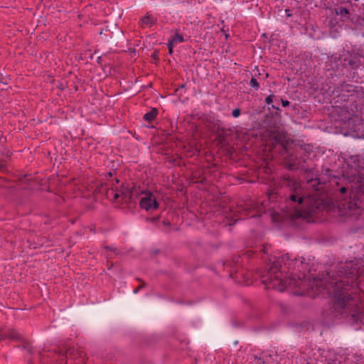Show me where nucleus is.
Segmentation results:
<instances>
[{
  "mask_svg": "<svg viewBox=\"0 0 364 364\" xmlns=\"http://www.w3.org/2000/svg\"><path fill=\"white\" fill-rule=\"evenodd\" d=\"M157 220H158V218H151V219H150V220H151L152 223L156 222Z\"/></svg>",
  "mask_w": 364,
  "mask_h": 364,
  "instance_id": "obj_24",
  "label": "nucleus"
},
{
  "mask_svg": "<svg viewBox=\"0 0 364 364\" xmlns=\"http://www.w3.org/2000/svg\"><path fill=\"white\" fill-rule=\"evenodd\" d=\"M272 100H273V96L272 95H269L266 97L265 99V102L267 105H269L272 102Z\"/></svg>",
  "mask_w": 364,
  "mask_h": 364,
  "instance_id": "obj_19",
  "label": "nucleus"
},
{
  "mask_svg": "<svg viewBox=\"0 0 364 364\" xmlns=\"http://www.w3.org/2000/svg\"><path fill=\"white\" fill-rule=\"evenodd\" d=\"M146 286V283L144 282H141V284L134 289V293L136 294L141 289L144 288Z\"/></svg>",
  "mask_w": 364,
  "mask_h": 364,
  "instance_id": "obj_17",
  "label": "nucleus"
},
{
  "mask_svg": "<svg viewBox=\"0 0 364 364\" xmlns=\"http://www.w3.org/2000/svg\"><path fill=\"white\" fill-rule=\"evenodd\" d=\"M359 188H360V192L364 194V177H363V179H362V181L360 182Z\"/></svg>",
  "mask_w": 364,
  "mask_h": 364,
  "instance_id": "obj_20",
  "label": "nucleus"
},
{
  "mask_svg": "<svg viewBox=\"0 0 364 364\" xmlns=\"http://www.w3.org/2000/svg\"><path fill=\"white\" fill-rule=\"evenodd\" d=\"M75 352L77 354H78L80 356V353H78L73 348H69L66 349L64 355L66 357L75 355Z\"/></svg>",
  "mask_w": 364,
  "mask_h": 364,
  "instance_id": "obj_12",
  "label": "nucleus"
},
{
  "mask_svg": "<svg viewBox=\"0 0 364 364\" xmlns=\"http://www.w3.org/2000/svg\"><path fill=\"white\" fill-rule=\"evenodd\" d=\"M139 205L146 210H156L159 208V203L156 196L151 192L143 193L139 201Z\"/></svg>",
  "mask_w": 364,
  "mask_h": 364,
  "instance_id": "obj_6",
  "label": "nucleus"
},
{
  "mask_svg": "<svg viewBox=\"0 0 364 364\" xmlns=\"http://www.w3.org/2000/svg\"><path fill=\"white\" fill-rule=\"evenodd\" d=\"M285 164L286 166L289 168V169H294V166H295V164L294 162H292V159L291 156H289L286 160H285Z\"/></svg>",
  "mask_w": 364,
  "mask_h": 364,
  "instance_id": "obj_13",
  "label": "nucleus"
},
{
  "mask_svg": "<svg viewBox=\"0 0 364 364\" xmlns=\"http://www.w3.org/2000/svg\"><path fill=\"white\" fill-rule=\"evenodd\" d=\"M336 13L337 15H340L341 16H347L349 14L348 10L343 7H341L336 9Z\"/></svg>",
  "mask_w": 364,
  "mask_h": 364,
  "instance_id": "obj_11",
  "label": "nucleus"
},
{
  "mask_svg": "<svg viewBox=\"0 0 364 364\" xmlns=\"http://www.w3.org/2000/svg\"><path fill=\"white\" fill-rule=\"evenodd\" d=\"M264 136L267 138L266 142L267 145L272 144L273 148L276 144H279L282 146L284 152L287 151V146L290 144V139L284 133L274 129L267 131Z\"/></svg>",
  "mask_w": 364,
  "mask_h": 364,
  "instance_id": "obj_4",
  "label": "nucleus"
},
{
  "mask_svg": "<svg viewBox=\"0 0 364 364\" xmlns=\"http://www.w3.org/2000/svg\"><path fill=\"white\" fill-rule=\"evenodd\" d=\"M156 19H154L153 17L150 16H144L141 21L142 26L145 25H152L153 23H154Z\"/></svg>",
  "mask_w": 364,
  "mask_h": 364,
  "instance_id": "obj_10",
  "label": "nucleus"
},
{
  "mask_svg": "<svg viewBox=\"0 0 364 364\" xmlns=\"http://www.w3.org/2000/svg\"><path fill=\"white\" fill-rule=\"evenodd\" d=\"M237 211L240 213L241 215L242 214H244V215H247V210H246L245 208H243L241 206H239L237 208Z\"/></svg>",
  "mask_w": 364,
  "mask_h": 364,
  "instance_id": "obj_16",
  "label": "nucleus"
},
{
  "mask_svg": "<svg viewBox=\"0 0 364 364\" xmlns=\"http://www.w3.org/2000/svg\"><path fill=\"white\" fill-rule=\"evenodd\" d=\"M10 339L12 341H18L21 338V335L14 330H8L6 331H0V340Z\"/></svg>",
  "mask_w": 364,
  "mask_h": 364,
  "instance_id": "obj_7",
  "label": "nucleus"
},
{
  "mask_svg": "<svg viewBox=\"0 0 364 364\" xmlns=\"http://www.w3.org/2000/svg\"><path fill=\"white\" fill-rule=\"evenodd\" d=\"M158 114V109L156 108H152L150 112H147L144 115V119L151 122H152Z\"/></svg>",
  "mask_w": 364,
  "mask_h": 364,
  "instance_id": "obj_8",
  "label": "nucleus"
},
{
  "mask_svg": "<svg viewBox=\"0 0 364 364\" xmlns=\"http://www.w3.org/2000/svg\"><path fill=\"white\" fill-rule=\"evenodd\" d=\"M348 63L353 68L358 67V64L356 63V61L355 60H350Z\"/></svg>",
  "mask_w": 364,
  "mask_h": 364,
  "instance_id": "obj_21",
  "label": "nucleus"
},
{
  "mask_svg": "<svg viewBox=\"0 0 364 364\" xmlns=\"http://www.w3.org/2000/svg\"><path fill=\"white\" fill-rule=\"evenodd\" d=\"M113 251L116 252L117 251V249H114Z\"/></svg>",
  "mask_w": 364,
  "mask_h": 364,
  "instance_id": "obj_29",
  "label": "nucleus"
},
{
  "mask_svg": "<svg viewBox=\"0 0 364 364\" xmlns=\"http://www.w3.org/2000/svg\"><path fill=\"white\" fill-rule=\"evenodd\" d=\"M250 84L252 87H255V89L259 88V83L257 82V80L254 77L251 79Z\"/></svg>",
  "mask_w": 364,
  "mask_h": 364,
  "instance_id": "obj_14",
  "label": "nucleus"
},
{
  "mask_svg": "<svg viewBox=\"0 0 364 364\" xmlns=\"http://www.w3.org/2000/svg\"><path fill=\"white\" fill-rule=\"evenodd\" d=\"M232 114L234 117H238L240 114V109L239 108H235L232 110Z\"/></svg>",
  "mask_w": 364,
  "mask_h": 364,
  "instance_id": "obj_15",
  "label": "nucleus"
},
{
  "mask_svg": "<svg viewBox=\"0 0 364 364\" xmlns=\"http://www.w3.org/2000/svg\"><path fill=\"white\" fill-rule=\"evenodd\" d=\"M163 223H164V225H168V224H169L168 223H167V222H166V221H165V220L163 222Z\"/></svg>",
  "mask_w": 364,
  "mask_h": 364,
  "instance_id": "obj_27",
  "label": "nucleus"
},
{
  "mask_svg": "<svg viewBox=\"0 0 364 364\" xmlns=\"http://www.w3.org/2000/svg\"><path fill=\"white\" fill-rule=\"evenodd\" d=\"M152 57H153V58H156V53H154V54L152 55Z\"/></svg>",
  "mask_w": 364,
  "mask_h": 364,
  "instance_id": "obj_26",
  "label": "nucleus"
},
{
  "mask_svg": "<svg viewBox=\"0 0 364 364\" xmlns=\"http://www.w3.org/2000/svg\"><path fill=\"white\" fill-rule=\"evenodd\" d=\"M288 270L286 258L284 257H279L272 264L267 267L266 272L262 276V282L268 288H273L280 291H284L287 285H300L293 278L285 279Z\"/></svg>",
  "mask_w": 364,
  "mask_h": 364,
  "instance_id": "obj_2",
  "label": "nucleus"
},
{
  "mask_svg": "<svg viewBox=\"0 0 364 364\" xmlns=\"http://www.w3.org/2000/svg\"><path fill=\"white\" fill-rule=\"evenodd\" d=\"M338 274V276L329 274L328 280L323 283L324 289L334 296V310L340 314L351 313L355 321L364 323V313L355 310L358 309L355 301L345 292L346 287L364 284V267L360 269L358 262L350 261L339 266Z\"/></svg>",
  "mask_w": 364,
  "mask_h": 364,
  "instance_id": "obj_1",
  "label": "nucleus"
},
{
  "mask_svg": "<svg viewBox=\"0 0 364 364\" xmlns=\"http://www.w3.org/2000/svg\"><path fill=\"white\" fill-rule=\"evenodd\" d=\"M184 41L183 36L178 33H175L174 36H171L169 42L175 45L177 43H182Z\"/></svg>",
  "mask_w": 364,
  "mask_h": 364,
  "instance_id": "obj_9",
  "label": "nucleus"
},
{
  "mask_svg": "<svg viewBox=\"0 0 364 364\" xmlns=\"http://www.w3.org/2000/svg\"><path fill=\"white\" fill-rule=\"evenodd\" d=\"M287 186L289 188L290 193L287 205L284 208L287 215L291 218L303 217L304 204L306 200L301 185L294 181H289Z\"/></svg>",
  "mask_w": 364,
  "mask_h": 364,
  "instance_id": "obj_3",
  "label": "nucleus"
},
{
  "mask_svg": "<svg viewBox=\"0 0 364 364\" xmlns=\"http://www.w3.org/2000/svg\"><path fill=\"white\" fill-rule=\"evenodd\" d=\"M107 175H108V176H109V177H111V176H112V173H111V172H109V173H107Z\"/></svg>",
  "mask_w": 364,
  "mask_h": 364,
  "instance_id": "obj_25",
  "label": "nucleus"
},
{
  "mask_svg": "<svg viewBox=\"0 0 364 364\" xmlns=\"http://www.w3.org/2000/svg\"><path fill=\"white\" fill-rule=\"evenodd\" d=\"M346 191H347V189L345 187H342V188H340V192L342 193H346Z\"/></svg>",
  "mask_w": 364,
  "mask_h": 364,
  "instance_id": "obj_23",
  "label": "nucleus"
},
{
  "mask_svg": "<svg viewBox=\"0 0 364 364\" xmlns=\"http://www.w3.org/2000/svg\"><path fill=\"white\" fill-rule=\"evenodd\" d=\"M174 46L175 45L172 44L171 43H170L168 41V53H169V54H172L173 53V48Z\"/></svg>",
  "mask_w": 364,
  "mask_h": 364,
  "instance_id": "obj_18",
  "label": "nucleus"
},
{
  "mask_svg": "<svg viewBox=\"0 0 364 364\" xmlns=\"http://www.w3.org/2000/svg\"><path fill=\"white\" fill-rule=\"evenodd\" d=\"M282 104L284 107H287L289 105V102L288 100H284L283 99L281 100Z\"/></svg>",
  "mask_w": 364,
  "mask_h": 364,
  "instance_id": "obj_22",
  "label": "nucleus"
},
{
  "mask_svg": "<svg viewBox=\"0 0 364 364\" xmlns=\"http://www.w3.org/2000/svg\"><path fill=\"white\" fill-rule=\"evenodd\" d=\"M133 191L127 187L122 186L120 188L111 189L107 191V196L113 201L127 203L132 200Z\"/></svg>",
  "mask_w": 364,
  "mask_h": 364,
  "instance_id": "obj_5",
  "label": "nucleus"
},
{
  "mask_svg": "<svg viewBox=\"0 0 364 364\" xmlns=\"http://www.w3.org/2000/svg\"><path fill=\"white\" fill-rule=\"evenodd\" d=\"M101 61V57L98 58V62Z\"/></svg>",
  "mask_w": 364,
  "mask_h": 364,
  "instance_id": "obj_28",
  "label": "nucleus"
}]
</instances>
